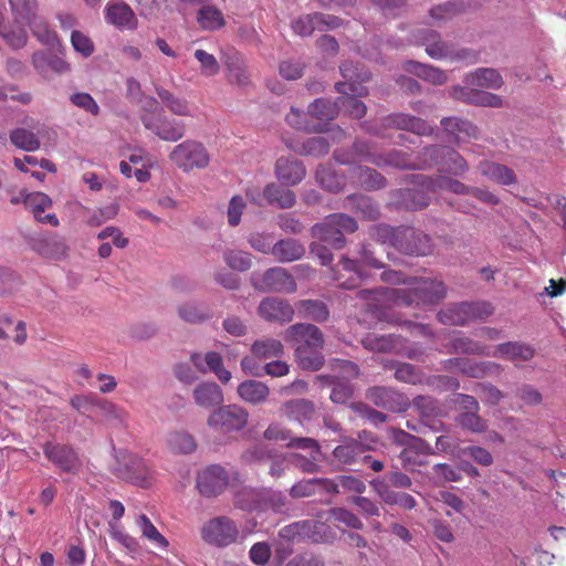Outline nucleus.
Wrapping results in <instances>:
<instances>
[{"label":"nucleus","mask_w":566,"mask_h":566,"mask_svg":"<svg viewBox=\"0 0 566 566\" xmlns=\"http://www.w3.org/2000/svg\"><path fill=\"white\" fill-rule=\"evenodd\" d=\"M447 287L442 281L430 277H410L408 286L400 289L377 287L360 290L358 297L366 302L367 310L378 313L382 305L426 306L446 297Z\"/></svg>","instance_id":"nucleus-1"},{"label":"nucleus","mask_w":566,"mask_h":566,"mask_svg":"<svg viewBox=\"0 0 566 566\" xmlns=\"http://www.w3.org/2000/svg\"><path fill=\"white\" fill-rule=\"evenodd\" d=\"M412 189H399L394 192L392 205L398 209L418 210L429 205V193L437 192L438 190H447L453 193H471L472 187L450 179L448 177L438 176L431 178L424 175H413Z\"/></svg>","instance_id":"nucleus-2"},{"label":"nucleus","mask_w":566,"mask_h":566,"mask_svg":"<svg viewBox=\"0 0 566 566\" xmlns=\"http://www.w3.org/2000/svg\"><path fill=\"white\" fill-rule=\"evenodd\" d=\"M463 83L465 86L457 85L451 87L449 92L450 97L474 106L501 107L503 105L501 96L474 88H500L503 85V78L499 71L491 67L478 69L468 73L463 78Z\"/></svg>","instance_id":"nucleus-3"},{"label":"nucleus","mask_w":566,"mask_h":566,"mask_svg":"<svg viewBox=\"0 0 566 566\" xmlns=\"http://www.w3.org/2000/svg\"><path fill=\"white\" fill-rule=\"evenodd\" d=\"M334 158L342 165L366 161L377 167H394L398 169H426L429 167L428 159L424 156L418 160H411L409 156L401 150H391L387 155L375 154L370 151V145L363 140L355 142L353 150L349 154H345L338 149L335 150Z\"/></svg>","instance_id":"nucleus-4"},{"label":"nucleus","mask_w":566,"mask_h":566,"mask_svg":"<svg viewBox=\"0 0 566 566\" xmlns=\"http://www.w3.org/2000/svg\"><path fill=\"white\" fill-rule=\"evenodd\" d=\"M370 235L380 244L409 255H427L432 248L427 234L410 227L376 224L370 229Z\"/></svg>","instance_id":"nucleus-5"},{"label":"nucleus","mask_w":566,"mask_h":566,"mask_svg":"<svg viewBox=\"0 0 566 566\" xmlns=\"http://www.w3.org/2000/svg\"><path fill=\"white\" fill-rule=\"evenodd\" d=\"M339 70L346 80L335 85L336 91L342 94L337 98L339 113L343 112L353 118H361L366 114L367 107L358 97L368 94L363 83L369 81L370 74L358 72L357 66L352 62H344Z\"/></svg>","instance_id":"nucleus-6"},{"label":"nucleus","mask_w":566,"mask_h":566,"mask_svg":"<svg viewBox=\"0 0 566 566\" xmlns=\"http://www.w3.org/2000/svg\"><path fill=\"white\" fill-rule=\"evenodd\" d=\"M112 472L132 484L149 488L155 480V471L136 453L126 449L114 450Z\"/></svg>","instance_id":"nucleus-7"},{"label":"nucleus","mask_w":566,"mask_h":566,"mask_svg":"<svg viewBox=\"0 0 566 566\" xmlns=\"http://www.w3.org/2000/svg\"><path fill=\"white\" fill-rule=\"evenodd\" d=\"M359 262L343 256L335 269H332V280L338 282L342 289L352 290L359 286L367 274L363 271L361 264H366L376 269L384 265L373 256L369 245L364 244L359 252Z\"/></svg>","instance_id":"nucleus-8"},{"label":"nucleus","mask_w":566,"mask_h":566,"mask_svg":"<svg viewBox=\"0 0 566 566\" xmlns=\"http://www.w3.org/2000/svg\"><path fill=\"white\" fill-rule=\"evenodd\" d=\"M356 230L357 222L354 218L345 213H333L312 228V235L329 243L335 249H340L345 244V233H352Z\"/></svg>","instance_id":"nucleus-9"},{"label":"nucleus","mask_w":566,"mask_h":566,"mask_svg":"<svg viewBox=\"0 0 566 566\" xmlns=\"http://www.w3.org/2000/svg\"><path fill=\"white\" fill-rule=\"evenodd\" d=\"M169 159L184 172H190L193 169L207 168L210 163V155L202 143L187 139L171 149Z\"/></svg>","instance_id":"nucleus-10"},{"label":"nucleus","mask_w":566,"mask_h":566,"mask_svg":"<svg viewBox=\"0 0 566 566\" xmlns=\"http://www.w3.org/2000/svg\"><path fill=\"white\" fill-rule=\"evenodd\" d=\"M240 530L235 521L228 516H217L207 521L200 535L208 545L223 548L234 544L239 537Z\"/></svg>","instance_id":"nucleus-11"},{"label":"nucleus","mask_w":566,"mask_h":566,"mask_svg":"<svg viewBox=\"0 0 566 566\" xmlns=\"http://www.w3.org/2000/svg\"><path fill=\"white\" fill-rule=\"evenodd\" d=\"M493 313V307L486 302L459 303L442 310L438 319L444 325H465L475 319H482Z\"/></svg>","instance_id":"nucleus-12"},{"label":"nucleus","mask_w":566,"mask_h":566,"mask_svg":"<svg viewBox=\"0 0 566 566\" xmlns=\"http://www.w3.org/2000/svg\"><path fill=\"white\" fill-rule=\"evenodd\" d=\"M413 42L423 45L426 53L434 60L467 61L470 59V62L475 60L474 54L468 50L454 51L452 46L440 40L438 32L432 30H419Z\"/></svg>","instance_id":"nucleus-13"},{"label":"nucleus","mask_w":566,"mask_h":566,"mask_svg":"<svg viewBox=\"0 0 566 566\" xmlns=\"http://www.w3.org/2000/svg\"><path fill=\"white\" fill-rule=\"evenodd\" d=\"M365 128L369 133L384 138L388 137L385 133L386 128L408 130L418 136H429L433 133V127L427 120L405 113H396L382 118L379 128H371L366 125Z\"/></svg>","instance_id":"nucleus-14"},{"label":"nucleus","mask_w":566,"mask_h":566,"mask_svg":"<svg viewBox=\"0 0 566 566\" xmlns=\"http://www.w3.org/2000/svg\"><path fill=\"white\" fill-rule=\"evenodd\" d=\"M249 413L237 405L218 408L210 413L208 426L219 432L229 433L239 431L248 423Z\"/></svg>","instance_id":"nucleus-15"},{"label":"nucleus","mask_w":566,"mask_h":566,"mask_svg":"<svg viewBox=\"0 0 566 566\" xmlns=\"http://www.w3.org/2000/svg\"><path fill=\"white\" fill-rule=\"evenodd\" d=\"M221 62L226 69V77L229 84L239 88L251 86V75L245 59L235 48L229 46L221 51Z\"/></svg>","instance_id":"nucleus-16"},{"label":"nucleus","mask_w":566,"mask_h":566,"mask_svg":"<svg viewBox=\"0 0 566 566\" xmlns=\"http://www.w3.org/2000/svg\"><path fill=\"white\" fill-rule=\"evenodd\" d=\"M377 439L371 432L363 431L358 440L344 437L333 450V457L342 464H353L366 451L375 449Z\"/></svg>","instance_id":"nucleus-17"},{"label":"nucleus","mask_w":566,"mask_h":566,"mask_svg":"<svg viewBox=\"0 0 566 566\" xmlns=\"http://www.w3.org/2000/svg\"><path fill=\"white\" fill-rule=\"evenodd\" d=\"M432 165H439V170L460 176L468 170V164L457 151L442 146H430L423 149V155Z\"/></svg>","instance_id":"nucleus-18"},{"label":"nucleus","mask_w":566,"mask_h":566,"mask_svg":"<svg viewBox=\"0 0 566 566\" xmlns=\"http://www.w3.org/2000/svg\"><path fill=\"white\" fill-rule=\"evenodd\" d=\"M342 20L338 17L315 12L303 14L292 20V31L302 38L310 36L315 30L326 31L338 28Z\"/></svg>","instance_id":"nucleus-19"},{"label":"nucleus","mask_w":566,"mask_h":566,"mask_svg":"<svg viewBox=\"0 0 566 566\" xmlns=\"http://www.w3.org/2000/svg\"><path fill=\"white\" fill-rule=\"evenodd\" d=\"M229 474L224 468L219 464H212L197 475V489L205 497H212L221 494L229 484Z\"/></svg>","instance_id":"nucleus-20"},{"label":"nucleus","mask_w":566,"mask_h":566,"mask_svg":"<svg viewBox=\"0 0 566 566\" xmlns=\"http://www.w3.org/2000/svg\"><path fill=\"white\" fill-rule=\"evenodd\" d=\"M253 285L264 291L280 293H294L296 283L292 275L283 268H272L265 271L259 279L255 274L252 276Z\"/></svg>","instance_id":"nucleus-21"},{"label":"nucleus","mask_w":566,"mask_h":566,"mask_svg":"<svg viewBox=\"0 0 566 566\" xmlns=\"http://www.w3.org/2000/svg\"><path fill=\"white\" fill-rule=\"evenodd\" d=\"M43 453L62 472L76 473L81 468V461L73 448L66 444L45 442Z\"/></svg>","instance_id":"nucleus-22"},{"label":"nucleus","mask_w":566,"mask_h":566,"mask_svg":"<svg viewBox=\"0 0 566 566\" xmlns=\"http://www.w3.org/2000/svg\"><path fill=\"white\" fill-rule=\"evenodd\" d=\"M284 339L296 347L323 348L324 336L319 328L313 324L297 323L290 326L284 333Z\"/></svg>","instance_id":"nucleus-23"},{"label":"nucleus","mask_w":566,"mask_h":566,"mask_svg":"<svg viewBox=\"0 0 566 566\" xmlns=\"http://www.w3.org/2000/svg\"><path fill=\"white\" fill-rule=\"evenodd\" d=\"M105 20L119 30H135L138 24L136 14L125 2H108L104 9Z\"/></svg>","instance_id":"nucleus-24"},{"label":"nucleus","mask_w":566,"mask_h":566,"mask_svg":"<svg viewBox=\"0 0 566 566\" xmlns=\"http://www.w3.org/2000/svg\"><path fill=\"white\" fill-rule=\"evenodd\" d=\"M259 315L268 322L287 323L294 316L293 306L283 298L265 297L258 307Z\"/></svg>","instance_id":"nucleus-25"},{"label":"nucleus","mask_w":566,"mask_h":566,"mask_svg":"<svg viewBox=\"0 0 566 566\" xmlns=\"http://www.w3.org/2000/svg\"><path fill=\"white\" fill-rule=\"evenodd\" d=\"M196 21L202 31L214 32L226 27L227 20L220 8L203 0L199 3Z\"/></svg>","instance_id":"nucleus-26"},{"label":"nucleus","mask_w":566,"mask_h":566,"mask_svg":"<svg viewBox=\"0 0 566 566\" xmlns=\"http://www.w3.org/2000/svg\"><path fill=\"white\" fill-rule=\"evenodd\" d=\"M142 120L147 129L154 132L163 140L176 142L185 134V128L181 124L160 120L150 114L143 115Z\"/></svg>","instance_id":"nucleus-27"},{"label":"nucleus","mask_w":566,"mask_h":566,"mask_svg":"<svg viewBox=\"0 0 566 566\" xmlns=\"http://www.w3.org/2000/svg\"><path fill=\"white\" fill-rule=\"evenodd\" d=\"M305 168L301 161L290 158L281 157L275 165L276 178L287 186L297 185L305 177Z\"/></svg>","instance_id":"nucleus-28"},{"label":"nucleus","mask_w":566,"mask_h":566,"mask_svg":"<svg viewBox=\"0 0 566 566\" xmlns=\"http://www.w3.org/2000/svg\"><path fill=\"white\" fill-rule=\"evenodd\" d=\"M377 494L381 500L390 505H399L406 510H412L417 505V501L413 496L405 492H396L391 490L384 481L373 480L370 482Z\"/></svg>","instance_id":"nucleus-29"},{"label":"nucleus","mask_w":566,"mask_h":566,"mask_svg":"<svg viewBox=\"0 0 566 566\" xmlns=\"http://www.w3.org/2000/svg\"><path fill=\"white\" fill-rule=\"evenodd\" d=\"M441 126L455 143H461L465 138H475L479 133L475 125L459 117H446L441 120Z\"/></svg>","instance_id":"nucleus-30"},{"label":"nucleus","mask_w":566,"mask_h":566,"mask_svg":"<svg viewBox=\"0 0 566 566\" xmlns=\"http://www.w3.org/2000/svg\"><path fill=\"white\" fill-rule=\"evenodd\" d=\"M287 148L302 156L321 157L329 151L331 144L323 136L307 138L303 142L285 140Z\"/></svg>","instance_id":"nucleus-31"},{"label":"nucleus","mask_w":566,"mask_h":566,"mask_svg":"<svg viewBox=\"0 0 566 566\" xmlns=\"http://www.w3.org/2000/svg\"><path fill=\"white\" fill-rule=\"evenodd\" d=\"M195 402L202 408H213L224 400L221 388L216 382L202 381L193 389Z\"/></svg>","instance_id":"nucleus-32"},{"label":"nucleus","mask_w":566,"mask_h":566,"mask_svg":"<svg viewBox=\"0 0 566 566\" xmlns=\"http://www.w3.org/2000/svg\"><path fill=\"white\" fill-rule=\"evenodd\" d=\"M479 171L485 178L502 186H510L516 182L514 171L499 163L489 160L482 161L479 165Z\"/></svg>","instance_id":"nucleus-33"},{"label":"nucleus","mask_w":566,"mask_h":566,"mask_svg":"<svg viewBox=\"0 0 566 566\" xmlns=\"http://www.w3.org/2000/svg\"><path fill=\"white\" fill-rule=\"evenodd\" d=\"M491 356L507 358L513 361H528L534 356V349L524 343L507 342L500 344L494 350H491Z\"/></svg>","instance_id":"nucleus-34"},{"label":"nucleus","mask_w":566,"mask_h":566,"mask_svg":"<svg viewBox=\"0 0 566 566\" xmlns=\"http://www.w3.org/2000/svg\"><path fill=\"white\" fill-rule=\"evenodd\" d=\"M282 411L287 418L297 421L304 427L306 422L313 419L315 407L310 400L294 399L285 402L282 407Z\"/></svg>","instance_id":"nucleus-35"},{"label":"nucleus","mask_w":566,"mask_h":566,"mask_svg":"<svg viewBox=\"0 0 566 566\" xmlns=\"http://www.w3.org/2000/svg\"><path fill=\"white\" fill-rule=\"evenodd\" d=\"M271 254L282 263L300 260L305 254V248L294 239L280 240L273 244Z\"/></svg>","instance_id":"nucleus-36"},{"label":"nucleus","mask_w":566,"mask_h":566,"mask_svg":"<svg viewBox=\"0 0 566 566\" xmlns=\"http://www.w3.org/2000/svg\"><path fill=\"white\" fill-rule=\"evenodd\" d=\"M403 69L433 84V85H442L447 82L448 77H447V74L444 71L438 69V67H434L432 65H429V64H423V63H420V62H416V61H407L403 65Z\"/></svg>","instance_id":"nucleus-37"},{"label":"nucleus","mask_w":566,"mask_h":566,"mask_svg":"<svg viewBox=\"0 0 566 566\" xmlns=\"http://www.w3.org/2000/svg\"><path fill=\"white\" fill-rule=\"evenodd\" d=\"M136 525L138 526L142 536L147 539L153 546L167 551L169 546L168 539L157 530L150 518L140 514L136 517Z\"/></svg>","instance_id":"nucleus-38"},{"label":"nucleus","mask_w":566,"mask_h":566,"mask_svg":"<svg viewBox=\"0 0 566 566\" xmlns=\"http://www.w3.org/2000/svg\"><path fill=\"white\" fill-rule=\"evenodd\" d=\"M263 196L270 205L281 209L291 208L296 202L295 193L292 190L276 184L268 185L263 190Z\"/></svg>","instance_id":"nucleus-39"},{"label":"nucleus","mask_w":566,"mask_h":566,"mask_svg":"<svg viewBox=\"0 0 566 566\" xmlns=\"http://www.w3.org/2000/svg\"><path fill=\"white\" fill-rule=\"evenodd\" d=\"M263 489L242 488L234 495L235 505L244 511H260L266 507L262 502Z\"/></svg>","instance_id":"nucleus-40"},{"label":"nucleus","mask_w":566,"mask_h":566,"mask_svg":"<svg viewBox=\"0 0 566 566\" xmlns=\"http://www.w3.org/2000/svg\"><path fill=\"white\" fill-rule=\"evenodd\" d=\"M297 313L301 317L310 318L318 323H323L329 317L327 305L319 300H303L296 305Z\"/></svg>","instance_id":"nucleus-41"},{"label":"nucleus","mask_w":566,"mask_h":566,"mask_svg":"<svg viewBox=\"0 0 566 566\" xmlns=\"http://www.w3.org/2000/svg\"><path fill=\"white\" fill-rule=\"evenodd\" d=\"M401 339L395 335L368 334L361 339L365 348L373 352H395L400 347Z\"/></svg>","instance_id":"nucleus-42"},{"label":"nucleus","mask_w":566,"mask_h":566,"mask_svg":"<svg viewBox=\"0 0 566 566\" xmlns=\"http://www.w3.org/2000/svg\"><path fill=\"white\" fill-rule=\"evenodd\" d=\"M269 392V387L259 380H245L238 387L240 398L253 405L264 401Z\"/></svg>","instance_id":"nucleus-43"},{"label":"nucleus","mask_w":566,"mask_h":566,"mask_svg":"<svg viewBox=\"0 0 566 566\" xmlns=\"http://www.w3.org/2000/svg\"><path fill=\"white\" fill-rule=\"evenodd\" d=\"M251 353L258 359L279 358L284 353V347L279 339L262 338L251 345Z\"/></svg>","instance_id":"nucleus-44"},{"label":"nucleus","mask_w":566,"mask_h":566,"mask_svg":"<svg viewBox=\"0 0 566 566\" xmlns=\"http://www.w3.org/2000/svg\"><path fill=\"white\" fill-rule=\"evenodd\" d=\"M448 363L455 369L473 378H480L490 374L493 369H500V366L493 363L474 364L465 358L450 359Z\"/></svg>","instance_id":"nucleus-45"},{"label":"nucleus","mask_w":566,"mask_h":566,"mask_svg":"<svg viewBox=\"0 0 566 566\" xmlns=\"http://www.w3.org/2000/svg\"><path fill=\"white\" fill-rule=\"evenodd\" d=\"M156 93L172 114L178 116H192L191 108L186 98L177 96L164 87H156Z\"/></svg>","instance_id":"nucleus-46"},{"label":"nucleus","mask_w":566,"mask_h":566,"mask_svg":"<svg viewBox=\"0 0 566 566\" xmlns=\"http://www.w3.org/2000/svg\"><path fill=\"white\" fill-rule=\"evenodd\" d=\"M9 2L14 21L18 24L27 25L38 17L35 0H9Z\"/></svg>","instance_id":"nucleus-47"},{"label":"nucleus","mask_w":566,"mask_h":566,"mask_svg":"<svg viewBox=\"0 0 566 566\" xmlns=\"http://www.w3.org/2000/svg\"><path fill=\"white\" fill-rule=\"evenodd\" d=\"M179 317L190 324H199L211 317V312L208 307L196 302H186L178 306Z\"/></svg>","instance_id":"nucleus-48"},{"label":"nucleus","mask_w":566,"mask_h":566,"mask_svg":"<svg viewBox=\"0 0 566 566\" xmlns=\"http://www.w3.org/2000/svg\"><path fill=\"white\" fill-rule=\"evenodd\" d=\"M323 348L296 347L295 357L302 369L318 370L324 364Z\"/></svg>","instance_id":"nucleus-49"},{"label":"nucleus","mask_w":566,"mask_h":566,"mask_svg":"<svg viewBox=\"0 0 566 566\" xmlns=\"http://www.w3.org/2000/svg\"><path fill=\"white\" fill-rule=\"evenodd\" d=\"M40 134L41 129H38V133L35 134L25 128H15L10 134V140L15 147L24 151H34L41 146L39 138Z\"/></svg>","instance_id":"nucleus-50"},{"label":"nucleus","mask_w":566,"mask_h":566,"mask_svg":"<svg viewBox=\"0 0 566 566\" xmlns=\"http://www.w3.org/2000/svg\"><path fill=\"white\" fill-rule=\"evenodd\" d=\"M339 114L337 101L332 103L326 98H317L308 106V115L311 118L321 122H329Z\"/></svg>","instance_id":"nucleus-51"},{"label":"nucleus","mask_w":566,"mask_h":566,"mask_svg":"<svg viewBox=\"0 0 566 566\" xmlns=\"http://www.w3.org/2000/svg\"><path fill=\"white\" fill-rule=\"evenodd\" d=\"M167 446L175 453L189 454L197 448L193 437L186 431L170 432L167 437Z\"/></svg>","instance_id":"nucleus-52"},{"label":"nucleus","mask_w":566,"mask_h":566,"mask_svg":"<svg viewBox=\"0 0 566 566\" xmlns=\"http://www.w3.org/2000/svg\"><path fill=\"white\" fill-rule=\"evenodd\" d=\"M316 180L323 188L332 192L340 191L346 184L344 176L337 175L332 168L325 166L317 168Z\"/></svg>","instance_id":"nucleus-53"},{"label":"nucleus","mask_w":566,"mask_h":566,"mask_svg":"<svg viewBox=\"0 0 566 566\" xmlns=\"http://www.w3.org/2000/svg\"><path fill=\"white\" fill-rule=\"evenodd\" d=\"M33 35L44 45L55 48L59 45V39L56 33L50 29L46 21L41 18L36 17L31 23L28 24Z\"/></svg>","instance_id":"nucleus-54"},{"label":"nucleus","mask_w":566,"mask_h":566,"mask_svg":"<svg viewBox=\"0 0 566 566\" xmlns=\"http://www.w3.org/2000/svg\"><path fill=\"white\" fill-rule=\"evenodd\" d=\"M311 116L307 113L300 111L296 107H291V111L286 114V122L290 126L295 129L306 130V132H322L324 130L325 124L313 125L310 123L308 118Z\"/></svg>","instance_id":"nucleus-55"},{"label":"nucleus","mask_w":566,"mask_h":566,"mask_svg":"<svg viewBox=\"0 0 566 566\" xmlns=\"http://www.w3.org/2000/svg\"><path fill=\"white\" fill-rule=\"evenodd\" d=\"M368 398L378 407L395 410L394 402L401 399V396L386 387H375L368 391Z\"/></svg>","instance_id":"nucleus-56"},{"label":"nucleus","mask_w":566,"mask_h":566,"mask_svg":"<svg viewBox=\"0 0 566 566\" xmlns=\"http://www.w3.org/2000/svg\"><path fill=\"white\" fill-rule=\"evenodd\" d=\"M357 182L369 190L382 188L386 184L385 178L376 170L368 167H357L356 171Z\"/></svg>","instance_id":"nucleus-57"},{"label":"nucleus","mask_w":566,"mask_h":566,"mask_svg":"<svg viewBox=\"0 0 566 566\" xmlns=\"http://www.w3.org/2000/svg\"><path fill=\"white\" fill-rule=\"evenodd\" d=\"M226 264L239 272L248 271L252 265L251 254L241 250H227L223 253Z\"/></svg>","instance_id":"nucleus-58"},{"label":"nucleus","mask_w":566,"mask_h":566,"mask_svg":"<svg viewBox=\"0 0 566 566\" xmlns=\"http://www.w3.org/2000/svg\"><path fill=\"white\" fill-rule=\"evenodd\" d=\"M479 410H469L460 413L455 421L463 429L471 432L481 433L488 428L486 422L478 415Z\"/></svg>","instance_id":"nucleus-59"},{"label":"nucleus","mask_w":566,"mask_h":566,"mask_svg":"<svg viewBox=\"0 0 566 566\" xmlns=\"http://www.w3.org/2000/svg\"><path fill=\"white\" fill-rule=\"evenodd\" d=\"M23 203L30 209L34 218H38L52 206V200L43 192H31L30 195H23Z\"/></svg>","instance_id":"nucleus-60"},{"label":"nucleus","mask_w":566,"mask_h":566,"mask_svg":"<svg viewBox=\"0 0 566 566\" xmlns=\"http://www.w3.org/2000/svg\"><path fill=\"white\" fill-rule=\"evenodd\" d=\"M452 347L458 353L491 356V348L468 337H455Z\"/></svg>","instance_id":"nucleus-61"},{"label":"nucleus","mask_w":566,"mask_h":566,"mask_svg":"<svg viewBox=\"0 0 566 566\" xmlns=\"http://www.w3.org/2000/svg\"><path fill=\"white\" fill-rule=\"evenodd\" d=\"M207 371H212L221 382H228L231 379V373L223 367V359L216 352H208L205 355Z\"/></svg>","instance_id":"nucleus-62"},{"label":"nucleus","mask_w":566,"mask_h":566,"mask_svg":"<svg viewBox=\"0 0 566 566\" xmlns=\"http://www.w3.org/2000/svg\"><path fill=\"white\" fill-rule=\"evenodd\" d=\"M43 248L40 252L51 259H60L66 255L67 245L65 241L56 235L49 237L43 240Z\"/></svg>","instance_id":"nucleus-63"},{"label":"nucleus","mask_w":566,"mask_h":566,"mask_svg":"<svg viewBox=\"0 0 566 566\" xmlns=\"http://www.w3.org/2000/svg\"><path fill=\"white\" fill-rule=\"evenodd\" d=\"M395 377L399 381L411 384V385L420 384L423 380L422 373L418 368H416L413 365L408 364V363L397 364L396 370H395Z\"/></svg>","instance_id":"nucleus-64"}]
</instances>
